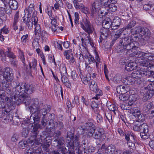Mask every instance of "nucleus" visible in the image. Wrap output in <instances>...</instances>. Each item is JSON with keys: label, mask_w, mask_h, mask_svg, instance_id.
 I'll list each match as a JSON object with an SVG mask.
<instances>
[{"label": "nucleus", "mask_w": 154, "mask_h": 154, "mask_svg": "<svg viewBox=\"0 0 154 154\" xmlns=\"http://www.w3.org/2000/svg\"><path fill=\"white\" fill-rule=\"evenodd\" d=\"M139 47V43L137 41L132 40V38L126 37L120 39L117 50L119 53H124L125 50H136Z\"/></svg>", "instance_id": "1"}, {"label": "nucleus", "mask_w": 154, "mask_h": 154, "mask_svg": "<svg viewBox=\"0 0 154 154\" xmlns=\"http://www.w3.org/2000/svg\"><path fill=\"white\" fill-rule=\"evenodd\" d=\"M34 6V4H30L28 8L25 10V15L23 20L29 29L32 28V22H34V24H35L38 21L36 16L37 12L35 10Z\"/></svg>", "instance_id": "2"}, {"label": "nucleus", "mask_w": 154, "mask_h": 154, "mask_svg": "<svg viewBox=\"0 0 154 154\" xmlns=\"http://www.w3.org/2000/svg\"><path fill=\"white\" fill-rule=\"evenodd\" d=\"M35 90V87L33 85L23 83L20 85V84H18L13 87V92L12 95L14 97L19 95L23 97L26 94H32L34 92Z\"/></svg>", "instance_id": "3"}, {"label": "nucleus", "mask_w": 154, "mask_h": 154, "mask_svg": "<svg viewBox=\"0 0 154 154\" xmlns=\"http://www.w3.org/2000/svg\"><path fill=\"white\" fill-rule=\"evenodd\" d=\"M66 140V146L69 149L75 150L77 154H82V151L80 149V143L77 136H74L72 133L68 132Z\"/></svg>", "instance_id": "4"}, {"label": "nucleus", "mask_w": 154, "mask_h": 154, "mask_svg": "<svg viewBox=\"0 0 154 154\" xmlns=\"http://www.w3.org/2000/svg\"><path fill=\"white\" fill-rule=\"evenodd\" d=\"M135 56L137 57H142V59L143 58L145 60L141 62L140 64L141 67L147 68H150L152 69L154 67V65H152L151 63L152 60H154V54L151 53L147 51L144 52L139 51L136 53Z\"/></svg>", "instance_id": "5"}, {"label": "nucleus", "mask_w": 154, "mask_h": 154, "mask_svg": "<svg viewBox=\"0 0 154 154\" xmlns=\"http://www.w3.org/2000/svg\"><path fill=\"white\" fill-rule=\"evenodd\" d=\"M142 76L141 70L134 71L131 75L126 77L124 80L125 84L130 85L135 83L140 84L141 83L140 78Z\"/></svg>", "instance_id": "6"}, {"label": "nucleus", "mask_w": 154, "mask_h": 154, "mask_svg": "<svg viewBox=\"0 0 154 154\" xmlns=\"http://www.w3.org/2000/svg\"><path fill=\"white\" fill-rule=\"evenodd\" d=\"M142 27L141 26H136L131 29L127 34L131 33V37L132 38V40L138 41L143 45L145 43V39L144 38L143 36L139 33V32H142Z\"/></svg>", "instance_id": "7"}, {"label": "nucleus", "mask_w": 154, "mask_h": 154, "mask_svg": "<svg viewBox=\"0 0 154 154\" xmlns=\"http://www.w3.org/2000/svg\"><path fill=\"white\" fill-rule=\"evenodd\" d=\"M32 104L36 107L37 110H38L39 113L43 116H45L51 109V106L50 105L47 104L43 105L42 102L39 103L37 99H34Z\"/></svg>", "instance_id": "8"}, {"label": "nucleus", "mask_w": 154, "mask_h": 154, "mask_svg": "<svg viewBox=\"0 0 154 154\" xmlns=\"http://www.w3.org/2000/svg\"><path fill=\"white\" fill-rule=\"evenodd\" d=\"M29 109L32 114L30 116L29 122L32 123H38L40 120L41 115L39 113V111L37 110L36 107L32 104L30 106Z\"/></svg>", "instance_id": "9"}, {"label": "nucleus", "mask_w": 154, "mask_h": 154, "mask_svg": "<svg viewBox=\"0 0 154 154\" xmlns=\"http://www.w3.org/2000/svg\"><path fill=\"white\" fill-rule=\"evenodd\" d=\"M101 3L99 0L95 1L92 4V8L91 9V16L92 17L95 16L97 14L100 13L101 14L104 15L105 13L100 10L102 7Z\"/></svg>", "instance_id": "10"}, {"label": "nucleus", "mask_w": 154, "mask_h": 154, "mask_svg": "<svg viewBox=\"0 0 154 154\" xmlns=\"http://www.w3.org/2000/svg\"><path fill=\"white\" fill-rule=\"evenodd\" d=\"M4 70L3 74L0 73V77L2 76L4 79L8 82H11L14 78L12 69L9 67H6L5 68Z\"/></svg>", "instance_id": "11"}, {"label": "nucleus", "mask_w": 154, "mask_h": 154, "mask_svg": "<svg viewBox=\"0 0 154 154\" xmlns=\"http://www.w3.org/2000/svg\"><path fill=\"white\" fill-rule=\"evenodd\" d=\"M80 25L81 27L89 34L92 33L94 28L88 20H83L82 22H80Z\"/></svg>", "instance_id": "12"}, {"label": "nucleus", "mask_w": 154, "mask_h": 154, "mask_svg": "<svg viewBox=\"0 0 154 154\" xmlns=\"http://www.w3.org/2000/svg\"><path fill=\"white\" fill-rule=\"evenodd\" d=\"M40 128V125L38 123L34 124V125H32L30 130V139H32L31 144L34 142V140H36V138L38 135V129Z\"/></svg>", "instance_id": "13"}, {"label": "nucleus", "mask_w": 154, "mask_h": 154, "mask_svg": "<svg viewBox=\"0 0 154 154\" xmlns=\"http://www.w3.org/2000/svg\"><path fill=\"white\" fill-rule=\"evenodd\" d=\"M100 35L98 41L99 42H102L103 40H105L108 37L111 32L109 29L102 28L100 29Z\"/></svg>", "instance_id": "14"}, {"label": "nucleus", "mask_w": 154, "mask_h": 154, "mask_svg": "<svg viewBox=\"0 0 154 154\" xmlns=\"http://www.w3.org/2000/svg\"><path fill=\"white\" fill-rule=\"evenodd\" d=\"M146 68H144L141 67L140 69L141 70L142 76L146 75L149 77H151L154 78V71H153V68H152V69L150 68H147V67Z\"/></svg>", "instance_id": "15"}, {"label": "nucleus", "mask_w": 154, "mask_h": 154, "mask_svg": "<svg viewBox=\"0 0 154 154\" xmlns=\"http://www.w3.org/2000/svg\"><path fill=\"white\" fill-rule=\"evenodd\" d=\"M6 92L8 94H9V95L11 97L12 99H14V102L17 104L19 105L20 103H22V97H21V96L19 95L18 96H15V97L12 96V94L13 92V89H12V91L11 89H8L7 90Z\"/></svg>", "instance_id": "16"}, {"label": "nucleus", "mask_w": 154, "mask_h": 154, "mask_svg": "<svg viewBox=\"0 0 154 154\" xmlns=\"http://www.w3.org/2000/svg\"><path fill=\"white\" fill-rule=\"evenodd\" d=\"M145 89L146 91L144 93L143 97V101H146L150 99L154 94V91L152 89H149V88Z\"/></svg>", "instance_id": "17"}, {"label": "nucleus", "mask_w": 154, "mask_h": 154, "mask_svg": "<svg viewBox=\"0 0 154 154\" xmlns=\"http://www.w3.org/2000/svg\"><path fill=\"white\" fill-rule=\"evenodd\" d=\"M104 136L103 130L99 128L95 130L93 137L95 139L101 140L103 138L104 139Z\"/></svg>", "instance_id": "18"}, {"label": "nucleus", "mask_w": 154, "mask_h": 154, "mask_svg": "<svg viewBox=\"0 0 154 154\" xmlns=\"http://www.w3.org/2000/svg\"><path fill=\"white\" fill-rule=\"evenodd\" d=\"M81 41L82 43L86 46H91L92 48H95L93 40L88 36L84 38H83V37H82Z\"/></svg>", "instance_id": "19"}, {"label": "nucleus", "mask_w": 154, "mask_h": 154, "mask_svg": "<svg viewBox=\"0 0 154 154\" xmlns=\"http://www.w3.org/2000/svg\"><path fill=\"white\" fill-rule=\"evenodd\" d=\"M10 82H8L4 79L3 77L1 76L0 77V89L2 88L3 89H9L8 88L10 86Z\"/></svg>", "instance_id": "20"}, {"label": "nucleus", "mask_w": 154, "mask_h": 154, "mask_svg": "<svg viewBox=\"0 0 154 154\" xmlns=\"http://www.w3.org/2000/svg\"><path fill=\"white\" fill-rule=\"evenodd\" d=\"M130 114L134 116L136 118V116L138 114H140L141 112L140 109L136 105L130 109L129 111Z\"/></svg>", "instance_id": "21"}, {"label": "nucleus", "mask_w": 154, "mask_h": 154, "mask_svg": "<svg viewBox=\"0 0 154 154\" xmlns=\"http://www.w3.org/2000/svg\"><path fill=\"white\" fill-rule=\"evenodd\" d=\"M137 66V64L135 62H129L125 65V69L128 71H131L135 70Z\"/></svg>", "instance_id": "22"}, {"label": "nucleus", "mask_w": 154, "mask_h": 154, "mask_svg": "<svg viewBox=\"0 0 154 154\" xmlns=\"http://www.w3.org/2000/svg\"><path fill=\"white\" fill-rule=\"evenodd\" d=\"M21 97H22V103L24 104L26 106H29L31 102L33 103V100H34L32 99L31 101L30 96H27L26 94H24V96L23 97V96H21Z\"/></svg>", "instance_id": "23"}, {"label": "nucleus", "mask_w": 154, "mask_h": 154, "mask_svg": "<svg viewBox=\"0 0 154 154\" xmlns=\"http://www.w3.org/2000/svg\"><path fill=\"white\" fill-rule=\"evenodd\" d=\"M80 48L81 50V53H80L79 54H76V56L77 57H79V59L81 61H82L83 60L84 58H85L84 57L85 55L83 54L82 53L84 52V51H85V52H88V51L86 47H84L82 45V47H80Z\"/></svg>", "instance_id": "24"}, {"label": "nucleus", "mask_w": 154, "mask_h": 154, "mask_svg": "<svg viewBox=\"0 0 154 154\" xmlns=\"http://www.w3.org/2000/svg\"><path fill=\"white\" fill-rule=\"evenodd\" d=\"M135 95H133L129 97V101L127 102L128 105L130 109L135 106L136 105L134 104L135 101L137 100V98L134 97Z\"/></svg>", "instance_id": "25"}, {"label": "nucleus", "mask_w": 154, "mask_h": 154, "mask_svg": "<svg viewBox=\"0 0 154 154\" xmlns=\"http://www.w3.org/2000/svg\"><path fill=\"white\" fill-rule=\"evenodd\" d=\"M136 21L131 20L129 22L127 25L123 27V29H125L127 32L128 30L130 31L131 28L134 26L136 24Z\"/></svg>", "instance_id": "26"}, {"label": "nucleus", "mask_w": 154, "mask_h": 154, "mask_svg": "<svg viewBox=\"0 0 154 154\" xmlns=\"http://www.w3.org/2000/svg\"><path fill=\"white\" fill-rule=\"evenodd\" d=\"M8 4L11 9L16 10L18 8V3L15 0H9Z\"/></svg>", "instance_id": "27"}, {"label": "nucleus", "mask_w": 154, "mask_h": 154, "mask_svg": "<svg viewBox=\"0 0 154 154\" xmlns=\"http://www.w3.org/2000/svg\"><path fill=\"white\" fill-rule=\"evenodd\" d=\"M53 144H57L56 146H61L63 144L65 141L63 137H60L56 139H55L53 141Z\"/></svg>", "instance_id": "28"}, {"label": "nucleus", "mask_w": 154, "mask_h": 154, "mask_svg": "<svg viewBox=\"0 0 154 154\" xmlns=\"http://www.w3.org/2000/svg\"><path fill=\"white\" fill-rule=\"evenodd\" d=\"M142 32H141V33L143 35V36H144V38L146 39V37H147V38L149 37L150 35V32L148 29L146 27H142ZM146 39H145V40Z\"/></svg>", "instance_id": "29"}, {"label": "nucleus", "mask_w": 154, "mask_h": 154, "mask_svg": "<svg viewBox=\"0 0 154 154\" xmlns=\"http://www.w3.org/2000/svg\"><path fill=\"white\" fill-rule=\"evenodd\" d=\"M104 8L106 9L108 11L112 12L115 11L117 9L116 6L114 4V3H110L109 4H108V6L105 7Z\"/></svg>", "instance_id": "30"}, {"label": "nucleus", "mask_w": 154, "mask_h": 154, "mask_svg": "<svg viewBox=\"0 0 154 154\" xmlns=\"http://www.w3.org/2000/svg\"><path fill=\"white\" fill-rule=\"evenodd\" d=\"M152 105V103L151 102H146L143 105V111L145 112H147L151 108Z\"/></svg>", "instance_id": "31"}, {"label": "nucleus", "mask_w": 154, "mask_h": 154, "mask_svg": "<svg viewBox=\"0 0 154 154\" xmlns=\"http://www.w3.org/2000/svg\"><path fill=\"white\" fill-rule=\"evenodd\" d=\"M95 130V129H86V130H85V129H83L84 132V134L86 135L88 138H90L91 137H93Z\"/></svg>", "instance_id": "32"}, {"label": "nucleus", "mask_w": 154, "mask_h": 154, "mask_svg": "<svg viewBox=\"0 0 154 154\" xmlns=\"http://www.w3.org/2000/svg\"><path fill=\"white\" fill-rule=\"evenodd\" d=\"M8 112L5 109L0 111V118H3L5 120H8Z\"/></svg>", "instance_id": "33"}, {"label": "nucleus", "mask_w": 154, "mask_h": 154, "mask_svg": "<svg viewBox=\"0 0 154 154\" xmlns=\"http://www.w3.org/2000/svg\"><path fill=\"white\" fill-rule=\"evenodd\" d=\"M125 139L127 141H129L130 136L132 137L133 140H135V136L131 131H128L125 134Z\"/></svg>", "instance_id": "34"}, {"label": "nucleus", "mask_w": 154, "mask_h": 154, "mask_svg": "<svg viewBox=\"0 0 154 154\" xmlns=\"http://www.w3.org/2000/svg\"><path fill=\"white\" fill-rule=\"evenodd\" d=\"M116 91L118 94H125L127 92L125 87L122 85L118 86L116 88Z\"/></svg>", "instance_id": "35"}, {"label": "nucleus", "mask_w": 154, "mask_h": 154, "mask_svg": "<svg viewBox=\"0 0 154 154\" xmlns=\"http://www.w3.org/2000/svg\"><path fill=\"white\" fill-rule=\"evenodd\" d=\"M121 19L119 17H114L113 20L112 24V25L113 26H119L121 24Z\"/></svg>", "instance_id": "36"}, {"label": "nucleus", "mask_w": 154, "mask_h": 154, "mask_svg": "<svg viewBox=\"0 0 154 154\" xmlns=\"http://www.w3.org/2000/svg\"><path fill=\"white\" fill-rule=\"evenodd\" d=\"M84 57L86 59V60L88 61V64H90L93 63H94L95 61L94 59L91 55L89 54L88 55L86 54L84 56Z\"/></svg>", "instance_id": "37"}, {"label": "nucleus", "mask_w": 154, "mask_h": 154, "mask_svg": "<svg viewBox=\"0 0 154 154\" xmlns=\"http://www.w3.org/2000/svg\"><path fill=\"white\" fill-rule=\"evenodd\" d=\"M140 128L139 131H140V132H142L144 131H145V132H149L148 127L146 123H143L141 125L140 124Z\"/></svg>", "instance_id": "38"}, {"label": "nucleus", "mask_w": 154, "mask_h": 154, "mask_svg": "<svg viewBox=\"0 0 154 154\" xmlns=\"http://www.w3.org/2000/svg\"><path fill=\"white\" fill-rule=\"evenodd\" d=\"M108 109L111 111L113 112L115 114L118 112V109L117 106L115 104H112L108 106Z\"/></svg>", "instance_id": "39"}, {"label": "nucleus", "mask_w": 154, "mask_h": 154, "mask_svg": "<svg viewBox=\"0 0 154 154\" xmlns=\"http://www.w3.org/2000/svg\"><path fill=\"white\" fill-rule=\"evenodd\" d=\"M19 53V57L20 60L22 61V62L23 63V65H25V59L24 55L23 52L19 49L18 50Z\"/></svg>", "instance_id": "40"}, {"label": "nucleus", "mask_w": 154, "mask_h": 154, "mask_svg": "<svg viewBox=\"0 0 154 154\" xmlns=\"http://www.w3.org/2000/svg\"><path fill=\"white\" fill-rule=\"evenodd\" d=\"M106 119L110 123H112L113 122V120L112 119V115L111 112H106L104 113Z\"/></svg>", "instance_id": "41"}, {"label": "nucleus", "mask_w": 154, "mask_h": 154, "mask_svg": "<svg viewBox=\"0 0 154 154\" xmlns=\"http://www.w3.org/2000/svg\"><path fill=\"white\" fill-rule=\"evenodd\" d=\"M8 94V96H9L10 98L8 97H6L5 98V100H6V102L7 105L10 106H13V103L14 102V99H12L11 97Z\"/></svg>", "instance_id": "42"}, {"label": "nucleus", "mask_w": 154, "mask_h": 154, "mask_svg": "<svg viewBox=\"0 0 154 154\" xmlns=\"http://www.w3.org/2000/svg\"><path fill=\"white\" fill-rule=\"evenodd\" d=\"M102 26H103L102 28L109 29L110 27L111 23L106 20H104L102 23Z\"/></svg>", "instance_id": "43"}, {"label": "nucleus", "mask_w": 154, "mask_h": 154, "mask_svg": "<svg viewBox=\"0 0 154 154\" xmlns=\"http://www.w3.org/2000/svg\"><path fill=\"white\" fill-rule=\"evenodd\" d=\"M136 117H137V120L136 122H143L145 120V116L141 113V112H140V114H138L137 116H136Z\"/></svg>", "instance_id": "44"}, {"label": "nucleus", "mask_w": 154, "mask_h": 154, "mask_svg": "<svg viewBox=\"0 0 154 154\" xmlns=\"http://www.w3.org/2000/svg\"><path fill=\"white\" fill-rule=\"evenodd\" d=\"M30 69L32 68L33 70L35 71H36L37 60L34 59L32 60L31 63H30L29 65Z\"/></svg>", "instance_id": "45"}, {"label": "nucleus", "mask_w": 154, "mask_h": 154, "mask_svg": "<svg viewBox=\"0 0 154 154\" xmlns=\"http://www.w3.org/2000/svg\"><path fill=\"white\" fill-rule=\"evenodd\" d=\"M85 128L84 129H85V130L86 129H95L94 128V125L92 122H86L85 124Z\"/></svg>", "instance_id": "46"}, {"label": "nucleus", "mask_w": 154, "mask_h": 154, "mask_svg": "<svg viewBox=\"0 0 154 154\" xmlns=\"http://www.w3.org/2000/svg\"><path fill=\"white\" fill-rule=\"evenodd\" d=\"M34 22H32V26H33V24L34 26H35V32L36 34H40V35H41L40 27L39 25V24H37L38 21H37L35 24H34Z\"/></svg>", "instance_id": "47"}, {"label": "nucleus", "mask_w": 154, "mask_h": 154, "mask_svg": "<svg viewBox=\"0 0 154 154\" xmlns=\"http://www.w3.org/2000/svg\"><path fill=\"white\" fill-rule=\"evenodd\" d=\"M122 77L120 75H116L113 78L114 82L116 83H120L122 80Z\"/></svg>", "instance_id": "48"}, {"label": "nucleus", "mask_w": 154, "mask_h": 154, "mask_svg": "<svg viewBox=\"0 0 154 154\" xmlns=\"http://www.w3.org/2000/svg\"><path fill=\"white\" fill-rule=\"evenodd\" d=\"M120 106L122 109L124 110H129L130 109V108L128 106L127 102H123L120 103Z\"/></svg>", "instance_id": "49"}, {"label": "nucleus", "mask_w": 154, "mask_h": 154, "mask_svg": "<svg viewBox=\"0 0 154 154\" xmlns=\"http://www.w3.org/2000/svg\"><path fill=\"white\" fill-rule=\"evenodd\" d=\"M27 144L28 143L26 141L24 140H22L19 142L18 146L20 148L24 149L27 146Z\"/></svg>", "instance_id": "50"}, {"label": "nucleus", "mask_w": 154, "mask_h": 154, "mask_svg": "<svg viewBox=\"0 0 154 154\" xmlns=\"http://www.w3.org/2000/svg\"><path fill=\"white\" fill-rule=\"evenodd\" d=\"M38 39L37 38L34 39L32 42V46L33 48L34 49L37 48L38 47Z\"/></svg>", "instance_id": "51"}, {"label": "nucleus", "mask_w": 154, "mask_h": 154, "mask_svg": "<svg viewBox=\"0 0 154 154\" xmlns=\"http://www.w3.org/2000/svg\"><path fill=\"white\" fill-rule=\"evenodd\" d=\"M73 5L76 9H81L83 4L79 5L78 2V0H74L72 1Z\"/></svg>", "instance_id": "52"}, {"label": "nucleus", "mask_w": 154, "mask_h": 154, "mask_svg": "<svg viewBox=\"0 0 154 154\" xmlns=\"http://www.w3.org/2000/svg\"><path fill=\"white\" fill-rule=\"evenodd\" d=\"M140 125L139 122H134L133 127V130L135 131H139Z\"/></svg>", "instance_id": "53"}, {"label": "nucleus", "mask_w": 154, "mask_h": 154, "mask_svg": "<svg viewBox=\"0 0 154 154\" xmlns=\"http://www.w3.org/2000/svg\"><path fill=\"white\" fill-rule=\"evenodd\" d=\"M19 12L17 11L15 13L14 19V21L13 22V24H14V25L15 24H17V23L19 21Z\"/></svg>", "instance_id": "54"}, {"label": "nucleus", "mask_w": 154, "mask_h": 154, "mask_svg": "<svg viewBox=\"0 0 154 154\" xmlns=\"http://www.w3.org/2000/svg\"><path fill=\"white\" fill-rule=\"evenodd\" d=\"M6 55L8 57L11 58L12 59H14L16 58L15 55L14 54L13 52L10 51L8 49V50L6 51Z\"/></svg>", "instance_id": "55"}, {"label": "nucleus", "mask_w": 154, "mask_h": 154, "mask_svg": "<svg viewBox=\"0 0 154 154\" xmlns=\"http://www.w3.org/2000/svg\"><path fill=\"white\" fill-rule=\"evenodd\" d=\"M81 9L82 11L86 14H89L90 13L89 8L85 7L83 5H82Z\"/></svg>", "instance_id": "56"}, {"label": "nucleus", "mask_w": 154, "mask_h": 154, "mask_svg": "<svg viewBox=\"0 0 154 154\" xmlns=\"http://www.w3.org/2000/svg\"><path fill=\"white\" fill-rule=\"evenodd\" d=\"M119 98L121 100L124 101L128 100L129 97L128 95H126L125 94H121L119 95Z\"/></svg>", "instance_id": "57"}, {"label": "nucleus", "mask_w": 154, "mask_h": 154, "mask_svg": "<svg viewBox=\"0 0 154 154\" xmlns=\"http://www.w3.org/2000/svg\"><path fill=\"white\" fill-rule=\"evenodd\" d=\"M60 71L61 75H67L66 68L65 66L61 67L60 69Z\"/></svg>", "instance_id": "58"}, {"label": "nucleus", "mask_w": 154, "mask_h": 154, "mask_svg": "<svg viewBox=\"0 0 154 154\" xmlns=\"http://www.w3.org/2000/svg\"><path fill=\"white\" fill-rule=\"evenodd\" d=\"M29 134V131L27 128H23L22 132V136L23 137H27Z\"/></svg>", "instance_id": "59"}, {"label": "nucleus", "mask_w": 154, "mask_h": 154, "mask_svg": "<svg viewBox=\"0 0 154 154\" xmlns=\"http://www.w3.org/2000/svg\"><path fill=\"white\" fill-rule=\"evenodd\" d=\"M11 65L15 68H17L18 66V61L14 60H10Z\"/></svg>", "instance_id": "60"}, {"label": "nucleus", "mask_w": 154, "mask_h": 154, "mask_svg": "<svg viewBox=\"0 0 154 154\" xmlns=\"http://www.w3.org/2000/svg\"><path fill=\"white\" fill-rule=\"evenodd\" d=\"M5 106L4 99L0 98V108L2 109L5 108Z\"/></svg>", "instance_id": "61"}, {"label": "nucleus", "mask_w": 154, "mask_h": 154, "mask_svg": "<svg viewBox=\"0 0 154 154\" xmlns=\"http://www.w3.org/2000/svg\"><path fill=\"white\" fill-rule=\"evenodd\" d=\"M75 24H80L79 23V16L78 13L77 12H75Z\"/></svg>", "instance_id": "62"}, {"label": "nucleus", "mask_w": 154, "mask_h": 154, "mask_svg": "<svg viewBox=\"0 0 154 154\" xmlns=\"http://www.w3.org/2000/svg\"><path fill=\"white\" fill-rule=\"evenodd\" d=\"M90 90L93 91L97 92L98 89L97 85H89Z\"/></svg>", "instance_id": "63"}, {"label": "nucleus", "mask_w": 154, "mask_h": 154, "mask_svg": "<svg viewBox=\"0 0 154 154\" xmlns=\"http://www.w3.org/2000/svg\"><path fill=\"white\" fill-rule=\"evenodd\" d=\"M151 5L152 4H150L148 3L145 4L143 5V9L146 11H148L149 10L150 11Z\"/></svg>", "instance_id": "64"}]
</instances>
